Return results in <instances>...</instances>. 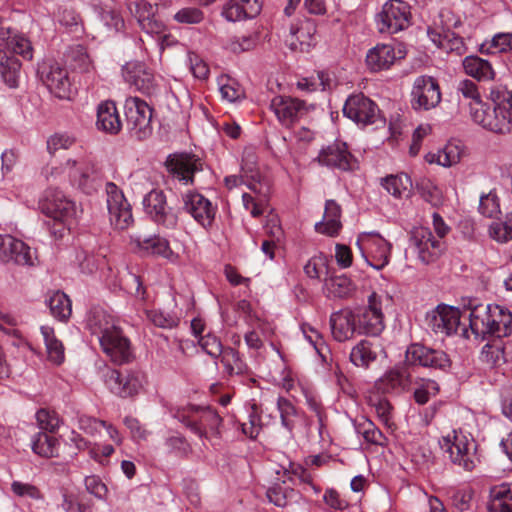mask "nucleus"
<instances>
[{"mask_svg": "<svg viewBox=\"0 0 512 512\" xmlns=\"http://www.w3.org/2000/svg\"><path fill=\"white\" fill-rule=\"evenodd\" d=\"M21 74V63L11 52L0 46V75L5 84L16 88Z\"/></svg>", "mask_w": 512, "mask_h": 512, "instance_id": "nucleus-36", "label": "nucleus"}, {"mask_svg": "<svg viewBox=\"0 0 512 512\" xmlns=\"http://www.w3.org/2000/svg\"><path fill=\"white\" fill-rule=\"evenodd\" d=\"M259 0H229L223 8L222 15L231 22L253 18L260 13Z\"/></svg>", "mask_w": 512, "mask_h": 512, "instance_id": "nucleus-32", "label": "nucleus"}, {"mask_svg": "<svg viewBox=\"0 0 512 512\" xmlns=\"http://www.w3.org/2000/svg\"><path fill=\"white\" fill-rule=\"evenodd\" d=\"M46 304L50 309L51 315L58 321H67L72 313V303L70 298L62 291H54L49 294Z\"/></svg>", "mask_w": 512, "mask_h": 512, "instance_id": "nucleus-42", "label": "nucleus"}, {"mask_svg": "<svg viewBox=\"0 0 512 512\" xmlns=\"http://www.w3.org/2000/svg\"><path fill=\"white\" fill-rule=\"evenodd\" d=\"M464 72L477 81H491L495 78L492 64L479 56H466L462 61Z\"/></svg>", "mask_w": 512, "mask_h": 512, "instance_id": "nucleus-37", "label": "nucleus"}, {"mask_svg": "<svg viewBox=\"0 0 512 512\" xmlns=\"http://www.w3.org/2000/svg\"><path fill=\"white\" fill-rule=\"evenodd\" d=\"M408 383L404 371L392 369L386 372L377 382L376 386L383 392H391L398 388H404Z\"/></svg>", "mask_w": 512, "mask_h": 512, "instance_id": "nucleus-50", "label": "nucleus"}, {"mask_svg": "<svg viewBox=\"0 0 512 512\" xmlns=\"http://www.w3.org/2000/svg\"><path fill=\"white\" fill-rule=\"evenodd\" d=\"M219 91L221 97L228 102H235L241 99L244 95L243 90L239 84L231 78L221 77L219 80Z\"/></svg>", "mask_w": 512, "mask_h": 512, "instance_id": "nucleus-58", "label": "nucleus"}, {"mask_svg": "<svg viewBox=\"0 0 512 512\" xmlns=\"http://www.w3.org/2000/svg\"><path fill=\"white\" fill-rule=\"evenodd\" d=\"M473 490L463 488L455 491L451 496L452 506L457 512H467L473 510Z\"/></svg>", "mask_w": 512, "mask_h": 512, "instance_id": "nucleus-59", "label": "nucleus"}, {"mask_svg": "<svg viewBox=\"0 0 512 512\" xmlns=\"http://www.w3.org/2000/svg\"><path fill=\"white\" fill-rule=\"evenodd\" d=\"M198 412V409L189 408V409H178L174 413V417L181 422L186 428H188L191 432L199 436L200 438H204L207 435V431L198 423V420L194 414Z\"/></svg>", "mask_w": 512, "mask_h": 512, "instance_id": "nucleus-52", "label": "nucleus"}, {"mask_svg": "<svg viewBox=\"0 0 512 512\" xmlns=\"http://www.w3.org/2000/svg\"><path fill=\"white\" fill-rule=\"evenodd\" d=\"M343 114L362 127L372 125L380 119L377 104L363 93L352 94L346 99Z\"/></svg>", "mask_w": 512, "mask_h": 512, "instance_id": "nucleus-13", "label": "nucleus"}, {"mask_svg": "<svg viewBox=\"0 0 512 512\" xmlns=\"http://www.w3.org/2000/svg\"><path fill=\"white\" fill-rule=\"evenodd\" d=\"M377 358V351L368 340H360L350 352V361L357 367L367 368Z\"/></svg>", "mask_w": 512, "mask_h": 512, "instance_id": "nucleus-44", "label": "nucleus"}, {"mask_svg": "<svg viewBox=\"0 0 512 512\" xmlns=\"http://www.w3.org/2000/svg\"><path fill=\"white\" fill-rule=\"evenodd\" d=\"M270 107L279 122L286 127L293 125L304 117L310 107L302 100L292 97L276 96L271 100Z\"/></svg>", "mask_w": 512, "mask_h": 512, "instance_id": "nucleus-21", "label": "nucleus"}, {"mask_svg": "<svg viewBox=\"0 0 512 512\" xmlns=\"http://www.w3.org/2000/svg\"><path fill=\"white\" fill-rule=\"evenodd\" d=\"M0 260L23 266L34 264L31 248L22 240L9 234H0Z\"/></svg>", "mask_w": 512, "mask_h": 512, "instance_id": "nucleus-23", "label": "nucleus"}, {"mask_svg": "<svg viewBox=\"0 0 512 512\" xmlns=\"http://www.w3.org/2000/svg\"><path fill=\"white\" fill-rule=\"evenodd\" d=\"M410 244L423 264L435 262L446 250L445 241L437 239L431 230L426 227H418L412 230Z\"/></svg>", "mask_w": 512, "mask_h": 512, "instance_id": "nucleus-12", "label": "nucleus"}, {"mask_svg": "<svg viewBox=\"0 0 512 512\" xmlns=\"http://www.w3.org/2000/svg\"><path fill=\"white\" fill-rule=\"evenodd\" d=\"M165 164L168 172L184 184L193 183L194 174L203 167L199 158L186 153L169 155Z\"/></svg>", "mask_w": 512, "mask_h": 512, "instance_id": "nucleus-24", "label": "nucleus"}, {"mask_svg": "<svg viewBox=\"0 0 512 512\" xmlns=\"http://www.w3.org/2000/svg\"><path fill=\"white\" fill-rule=\"evenodd\" d=\"M489 236L498 243L512 240V211L507 213L503 221H494L489 225Z\"/></svg>", "mask_w": 512, "mask_h": 512, "instance_id": "nucleus-51", "label": "nucleus"}, {"mask_svg": "<svg viewBox=\"0 0 512 512\" xmlns=\"http://www.w3.org/2000/svg\"><path fill=\"white\" fill-rule=\"evenodd\" d=\"M96 127L106 134L116 135L121 131L122 122L113 101H102L97 106Z\"/></svg>", "mask_w": 512, "mask_h": 512, "instance_id": "nucleus-30", "label": "nucleus"}, {"mask_svg": "<svg viewBox=\"0 0 512 512\" xmlns=\"http://www.w3.org/2000/svg\"><path fill=\"white\" fill-rule=\"evenodd\" d=\"M489 512H512V483H502L490 490Z\"/></svg>", "mask_w": 512, "mask_h": 512, "instance_id": "nucleus-40", "label": "nucleus"}, {"mask_svg": "<svg viewBox=\"0 0 512 512\" xmlns=\"http://www.w3.org/2000/svg\"><path fill=\"white\" fill-rule=\"evenodd\" d=\"M58 440L44 432L36 434L32 440V450L39 456L51 458L58 455Z\"/></svg>", "mask_w": 512, "mask_h": 512, "instance_id": "nucleus-48", "label": "nucleus"}, {"mask_svg": "<svg viewBox=\"0 0 512 512\" xmlns=\"http://www.w3.org/2000/svg\"><path fill=\"white\" fill-rule=\"evenodd\" d=\"M168 453L174 454L177 457H188L192 452V447L187 439L179 433H175L167 437L164 441Z\"/></svg>", "mask_w": 512, "mask_h": 512, "instance_id": "nucleus-55", "label": "nucleus"}, {"mask_svg": "<svg viewBox=\"0 0 512 512\" xmlns=\"http://www.w3.org/2000/svg\"><path fill=\"white\" fill-rule=\"evenodd\" d=\"M489 99L494 104L493 111L487 104L474 112L473 121L491 132L508 134L512 132V90L503 85L490 88Z\"/></svg>", "mask_w": 512, "mask_h": 512, "instance_id": "nucleus-2", "label": "nucleus"}, {"mask_svg": "<svg viewBox=\"0 0 512 512\" xmlns=\"http://www.w3.org/2000/svg\"><path fill=\"white\" fill-rule=\"evenodd\" d=\"M241 173L245 177V185L252 192L265 196L268 192V183L258 169L257 156L252 149H245L243 152Z\"/></svg>", "mask_w": 512, "mask_h": 512, "instance_id": "nucleus-26", "label": "nucleus"}, {"mask_svg": "<svg viewBox=\"0 0 512 512\" xmlns=\"http://www.w3.org/2000/svg\"><path fill=\"white\" fill-rule=\"evenodd\" d=\"M300 329L306 341L315 349L317 354L325 360L328 347L320 332L307 323H303Z\"/></svg>", "mask_w": 512, "mask_h": 512, "instance_id": "nucleus-53", "label": "nucleus"}, {"mask_svg": "<svg viewBox=\"0 0 512 512\" xmlns=\"http://www.w3.org/2000/svg\"><path fill=\"white\" fill-rule=\"evenodd\" d=\"M461 319L458 308L448 305H438L427 313L426 322L435 334L450 336L457 332Z\"/></svg>", "mask_w": 512, "mask_h": 512, "instance_id": "nucleus-18", "label": "nucleus"}, {"mask_svg": "<svg viewBox=\"0 0 512 512\" xmlns=\"http://www.w3.org/2000/svg\"><path fill=\"white\" fill-rule=\"evenodd\" d=\"M340 218V205L334 200H327L323 219L315 224V230L321 234L335 236L342 227Z\"/></svg>", "mask_w": 512, "mask_h": 512, "instance_id": "nucleus-34", "label": "nucleus"}, {"mask_svg": "<svg viewBox=\"0 0 512 512\" xmlns=\"http://www.w3.org/2000/svg\"><path fill=\"white\" fill-rule=\"evenodd\" d=\"M406 56V49L399 43H378L366 53L365 63L371 72L389 70Z\"/></svg>", "mask_w": 512, "mask_h": 512, "instance_id": "nucleus-17", "label": "nucleus"}, {"mask_svg": "<svg viewBox=\"0 0 512 512\" xmlns=\"http://www.w3.org/2000/svg\"><path fill=\"white\" fill-rule=\"evenodd\" d=\"M489 304H476L470 308L469 326L476 339L485 340L492 337Z\"/></svg>", "mask_w": 512, "mask_h": 512, "instance_id": "nucleus-31", "label": "nucleus"}, {"mask_svg": "<svg viewBox=\"0 0 512 512\" xmlns=\"http://www.w3.org/2000/svg\"><path fill=\"white\" fill-rule=\"evenodd\" d=\"M40 332L46 348L47 359L55 365L62 364L65 360V349L62 341L57 338L54 328L43 325L40 327Z\"/></svg>", "mask_w": 512, "mask_h": 512, "instance_id": "nucleus-39", "label": "nucleus"}, {"mask_svg": "<svg viewBox=\"0 0 512 512\" xmlns=\"http://www.w3.org/2000/svg\"><path fill=\"white\" fill-rule=\"evenodd\" d=\"M330 326L333 338L345 342L358 334L355 309L344 308L330 316Z\"/></svg>", "mask_w": 512, "mask_h": 512, "instance_id": "nucleus-27", "label": "nucleus"}, {"mask_svg": "<svg viewBox=\"0 0 512 512\" xmlns=\"http://www.w3.org/2000/svg\"><path fill=\"white\" fill-rule=\"evenodd\" d=\"M36 420L42 430L55 432L61 424L58 414L47 409H40L36 413Z\"/></svg>", "mask_w": 512, "mask_h": 512, "instance_id": "nucleus-64", "label": "nucleus"}, {"mask_svg": "<svg viewBox=\"0 0 512 512\" xmlns=\"http://www.w3.org/2000/svg\"><path fill=\"white\" fill-rule=\"evenodd\" d=\"M257 40L258 37L255 34L233 36L228 39L225 48L233 53H242L252 50Z\"/></svg>", "mask_w": 512, "mask_h": 512, "instance_id": "nucleus-57", "label": "nucleus"}, {"mask_svg": "<svg viewBox=\"0 0 512 512\" xmlns=\"http://www.w3.org/2000/svg\"><path fill=\"white\" fill-rule=\"evenodd\" d=\"M62 169L73 186L88 194L96 189L98 173L92 160L85 157L68 159Z\"/></svg>", "mask_w": 512, "mask_h": 512, "instance_id": "nucleus-16", "label": "nucleus"}, {"mask_svg": "<svg viewBox=\"0 0 512 512\" xmlns=\"http://www.w3.org/2000/svg\"><path fill=\"white\" fill-rule=\"evenodd\" d=\"M70 66L75 72L88 76L92 75L95 70L92 60L82 46H77L71 50Z\"/></svg>", "mask_w": 512, "mask_h": 512, "instance_id": "nucleus-49", "label": "nucleus"}, {"mask_svg": "<svg viewBox=\"0 0 512 512\" xmlns=\"http://www.w3.org/2000/svg\"><path fill=\"white\" fill-rule=\"evenodd\" d=\"M277 410L280 415L281 425L292 433L295 428L300 414L292 402L284 397H278L276 401Z\"/></svg>", "mask_w": 512, "mask_h": 512, "instance_id": "nucleus-47", "label": "nucleus"}, {"mask_svg": "<svg viewBox=\"0 0 512 512\" xmlns=\"http://www.w3.org/2000/svg\"><path fill=\"white\" fill-rule=\"evenodd\" d=\"M492 337L502 338L511 333L512 313L506 307L489 304Z\"/></svg>", "mask_w": 512, "mask_h": 512, "instance_id": "nucleus-38", "label": "nucleus"}, {"mask_svg": "<svg viewBox=\"0 0 512 512\" xmlns=\"http://www.w3.org/2000/svg\"><path fill=\"white\" fill-rule=\"evenodd\" d=\"M382 186L393 197L402 198L409 195L412 181L407 174L401 173L384 178Z\"/></svg>", "mask_w": 512, "mask_h": 512, "instance_id": "nucleus-45", "label": "nucleus"}, {"mask_svg": "<svg viewBox=\"0 0 512 512\" xmlns=\"http://www.w3.org/2000/svg\"><path fill=\"white\" fill-rule=\"evenodd\" d=\"M123 76L127 83L137 90L152 94L155 92V77L142 63H128L123 68Z\"/></svg>", "mask_w": 512, "mask_h": 512, "instance_id": "nucleus-29", "label": "nucleus"}, {"mask_svg": "<svg viewBox=\"0 0 512 512\" xmlns=\"http://www.w3.org/2000/svg\"><path fill=\"white\" fill-rule=\"evenodd\" d=\"M145 212L158 224L174 228L177 217L167 206L166 196L162 190L153 189L143 199Z\"/></svg>", "mask_w": 512, "mask_h": 512, "instance_id": "nucleus-20", "label": "nucleus"}, {"mask_svg": "<svg viewBox=\"0 0 512 512\" xmlns=\"http://www.w3.org/2000/svg\"><path fill=\"white\" fill-rule=\"evenodd\" d=\"M456 93L459 97L469 102L472 120L474 119V112L486 105V103L482 101L477 84L470 79L460 80L456 86Z\"/></svg>", "mask_w": 512, "mask_h": 512, "instance_id": "nucleus-43", "label": "nucleus"}, {"mask_svg": "<svg viewBox=\"0 0 512 512\" xmlns=\"http://www.w3.org/2000/svg\"><path fill=\"white\" fill-rule=\"evenodd\" d=\"M439 445L451 463L465 471L474 470L480 462L477 443L469 432L453 430L439 440Z\"/></svg>", "mask_w": 512, "mask_h": 512, "instance_id": "nucleus-3", "label": "nucleus"}, {"mask_svg": "<svg viewBox=\"0 0 512 512\" xmlns=\"http://www.w3.org/2000/svg\"><path fill=\"white\" fill-rule=\"evenodd\" d=\"M40 209L47 217L55 222L52 232L56 237H62L64 231L70 228L76 216V205L58 189L46 190L40 201Z\"/></svg>", "mask_w": 512, "mask_h": 512, "instance_id": "nucleus-4", "label": "nucleus"}, {"mask_svg": "<svg viewBox=\"0 0 512 512\" xmlns=\"http://www.w3.org/2000/svg\"><path fill=\"white\" fill-rule=\"evenodd\" d=\"M318 161L322 165L343 171L352 170L356 164L346 143L343 142H335L323 149L318 155Z\"/></svg>", "mask_w": 512, "mask_h": 512, "instance_id": "nucleus-28", "label": "nucleus"}, {"mask_svg": "<svg viewBox=\"0 0 512 512\" xmlns=\"http://www.w3.org/2000/svg\"><path fill=\"white\" fill-rule=\"evenodd\" d=\"M407 358L412 364L432 369L446 370L451 365V361L444 351L422 345L411 346L407 351Z\"/></svg>", "mask_w": 512, "mask_h": 512, "instance_id": "nucleus-25", "label": "nucleus"}, {"mask_svg": "<svg viewBox=\"0 0 512 512\" xmlns=\"http://www.w3.org/2000/svg\"><path fill=\"white\" fill-rule=\"evenodd\" d=\"M463 155V148L456 142H448L443 148L436 152H429L425 155V161L429 164H437L449 168L458 164Z\"/></svg>", "mask_w": 512, "mask_h": 512, "instance_id": "nucleus-35", "label": "nucleus"}, {"mask_svg": "<svg viewBox=\"0 0 512 512\" xmlns=\"http://www.w3.org/2000/svg\"><path fill=\"white\" fill-rule=\"evenodd\" d=\"M441 102L438 81L428 75L418 76L411 90V106L416 111H428Z\"/></svg>", "mask_w": 512, "mask_h": 512, "instance_id": "nucleus-15", "label": "nucleus"}, {"mask_svg": "<svg viewBox=\"0 0 512 512\" xmlns=\"http://www.w3.org/2000/svg\"><path fill=\"white\" fill-rule=\"evenodd\" d=\"M293 492V489L276 483L267 490V498L274 505L285 507L288 504V500L292 498Z\"/></svg>", "mask_w": 512, "mask_h": 512, "instance_id": "nucleus-61", "label": "nucleus"}, {"mask_svg": "<svg viewBox=\"0 0 512 512\" xmlns=\"http://www.w3.org/2000/svg\"><path fill=\"white\" fill-rule=\"evenodd\" d=\"M380 33L395 34L407 29L411 24L410 6L402 0H388L375 16Z\"/></svg>", "mask_w": 512, "mask_h": 512, "instance_id": "nucleus-6", "label": "nucleus"}, {"mask_svg": "<svg viewBox=\"0 0 512 512\" xmlns=\"http://www.w3.org/2000/svg\"><path fill=\"white\" fill-rule=\"evenodd\" d=\"M107 209L110 225L115 230H126L134 223L131 205L123 191L113 182L106 184Z\"/></svg>", "mask_w": 512, "mask_h": 512, "instance_id": "nucleus-8", "label": "nucleus"}, {"mask_svg": "<svg viewBox=\"0 0 512 512\" xmlns=\"http://www.w3.org/2000/svg\"><path fill=\"white\" fill-rule=\"evenodd\" d=\"M356 245L366 262L376 270L388 265L392 245L379 233L362 232L358 235Z\"/></svg>", "mask_w": 512, "mask_h": 512, "instance_id": "nucleus-7", "label": "nucleus"}, {"mask_svg": "<svg viewBox=\"0 0 512 512\" xmlns=\"http://www.w3.org/2000/svg\"><path fill=\"white\" fill-rule=\"evenodd\" d=\"M10 34L11 32L9 30L7 32H0V37L4 41L0 46L12 54H19L24 59L31 60L33 57V49L30 41L21 34L15 33L12 36Z\"/></svg>", "mask_w": 512, "mask_h": 512, "instance_id": "nucleus-41", "label": "nucleus"}, {"mask_svg": "<svg viewBox=\"0 0 512 512\" xmlns=\"http://www.w3.org/2000/svg\"><path fill=\"white\" fill-rule=\"evenodd\" d=\"M220 356L221 363L229 375L240 374L244 372L246 366L238 351L233 348H226L223 349Z\"/></svg>", "mask_w": 512, "mask_h": 512, "instance_id": "nucleus-54", "label": "nucleus"}, {"mask_svg": "<svg viewBox=\"0 0 512 512\" xmlns=\"http://www.w3.org/2000/svg\"><path fill=\"white\" fill-rule=\"evenodd\" d=\"M86 328L98 339L100 347L116 364L133 359L130 340L123 334L114 317L102 308L91 309L86 316Z\"/></svg>", "mask_w": 512, "mask_h": 512, "instance_id": "nucleus-1", "label": "nucleus"}, {"mask_svg": "<svg viewBox=\"0 0 512 512\" xmlns=\"http://www.w3.org/2000/svg\"><path fill=\"white\" fill-rule=\"evenodd\" d=\"M316 30L312 20H299L291 24L285 43L292 51L309 52L317 43Z\"/></svg>", "mask_w": 512, "mask_h": 512, "instance_id": "nucleus-19", "label": "nucleus"}, {"mask_svg": "<svg viewBox=\"0 0 512 512\" xmlns=\"http://www.w3.org/2000/svg\"><path fill=\"white\" fill-rule=\"evenodd\" d=\"M173 19L179 24L194 25L204 20V13L196 7H184L174 14Z\"/></svg>", "mask_w": 512, "mask_h": 512, "instance_id": "nucleus-63", "label": "nucleus"}, {"mask_svg": "<svg viewBox=\"0 0 512 512\" xmlns=\"http://www.w3.org/2000/svg\"><path fill=\"white\" fill-rule=\"evenodd\" d=\"M146 317L150 323L162 329H172L179 323L178 317L158 309L147 310Z\"/></svg>", "mask_w": 512, "mask_h": 512, "instance_id": "nucleus-56", "label": "nucleus"}, {"mask_svg": "<svg viewBox=\"0 0 512 512\" xmlns=\"http://www.w3.org/2000/svg\"><path fill=\"white\" fill-rule=\"evenodd\" d=\"M480 51L484 54H499L512 51V32L495 34L490 40H486L481 44Z\"/></svg>", "mask_w": 512, "mask_h": 512, "instance_id": "nucleus-46", "label": "nucleus"}, {"mask_svg": "<svg viewBox=\"0 0 512 512\" xmlns=\"http://www.w3.org/2000/svg\"><path fill=\"white\" fill-rule=\"evenodd\" d=\"M479 212L487 218H495L501 213L500 201L496 193L489 192L481 196Z\"/></svg>", "mask_w": 512, "mask_h": 512, "instance_id": "nucleus-60", "label": "nucleus"}, {"mask_svg": "<svg viewBox=\"0 0 512 512\" xmlns=\"http://www.w3.org/2000/svg\"><path fill=\"white\" fill-rule=\"evenodd\" d=\"M39 79L47 89L59 99H69L72 84L67 69L58 62L43 61L38 65Z\"/></svg>", "mask_w": 512, "mask_h": 512, "instance_id": "nucleus-9", "label": "nucleus"}, {"mask_svg": "<svg viewBox=\"0 0 512 512\" xmlns=\"http://www.w3.org/2000/svg\"><path fill=\"white\" fill-rule=\"evenodd\" d=\"M127 126L138 139H145L152 133V108L138 97H130L125 101Z\"/></svg>", "mask_w": 512, "mask_h": 512, "instance_id": "nucleus-11", "label": "nucleus"}, {"mask_svg": "<svg viewBox=\"0 0 512 512\" xmlns=\"http://www.w3.org/2000/svg\"><path fill=\"white\" fill-rule=\"evenodd\" d=\"M304 272L311 279H320L322 275L328 273L326 258L322 255L313 256L305 264Z\"/></svg>", "mask_w": 512, "mask_h": 512, "instance_id": "nucleus-62", "label": "nucleus"}, {"mask_svg": "<svg viewBox=\"0 0 512 512\" xmlns=\"http://www.w3.org/2000/svg\"><path fill=\"white\" fill-rule=\"evenodd\" d=\"M359 335L378 336L385 328L382 312V298L373 292L368 297V305L355 308Z\"/></svg>", "mask_w": 512, "mask_h": 512, "instance_id": "nucleus-10", "label": "nucleus"}, {"mask_svg": "<svg viewBox=\"0 0 512 512\" xmlns=\"http://www.w3.org/2000/svg\"><path fill=\"white\" fill-rule=\"evenodd\" d=\"M130 242L139 252L147 256L163 258L172 264H178L181 260V252H184V248L172 247L169 241L160 235H151L146 238L133 235L130 237Z\"/></svg>", "mask_w": 512, "mask_h": 512, "instance_id": "nucleus-14", "label": "nucleus"}, {"mask_svg": "<svg viewBox=\"0 0 512 512\" xmlns=\"http://www.w3.org/2000/svg\"><path fill=\"white\" fill-rule=\"evenodd\" d=\"M355 290V284L344 274L326 277L322 288L323 294L329 299L350 298Z\"/></svg>", "mask_w": 512, "mask_h": 512, "instance_id": "nucleus-33", "label": "nucleus"}, {"mask_svg": "<svg viewBox=\"0 0 512 512\" xmlns=\"http://www.w3.org/2000/svg\"><path fill=\"white\" fill-rule=\"evenodd\" d=\"M104 383L107 389L117 397L135 398L145 391L147 376L140 369H110L105 373Z\"/></svg>", "mask_w": 512, "mask_h": 512, "instance_id": "nucleus-5", "label": "nucleus"}, {"mask_svg": "<svg viewBox=\"0 0 512 512\" xmlns=\"http://www.w3.org/2000/svg\"><path fill=\"white\" fill-rule=\"evenodd\" d=\"M184 210L189 213L196 222L202 227L212 226L216 207L212 205L209 199L198 192H187L183 195Z\"/></svg>", "mask_w": 512, "mask_h": 512, "instance_id": "nucleus-22", "label": "nucleus"}]
</instances>
